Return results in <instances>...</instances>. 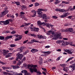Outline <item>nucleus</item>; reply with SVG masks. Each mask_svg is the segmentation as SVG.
Masks as SVG:
<instances>
[{"label": "nucleus", "instance_id": "obj_9", "mask_svg": "<svg viewBox=\"0 0 75 75\" xmlns=\"http://www.w3.org/2000/svg\"><path fill=\"white\" fill-rule=\"evenodd\" d=\"M12 21V20L11 19L7 20L5 21V23H4V25H7V24H9V23H10L9 21Z\"/></svg>", "mask_w": 75, "mask_h": 75}, {"label": "nucleus", "instance_id": "obj_17", "mask_svg": "<svg viewBox=\"0 0 75 75\" xmlns=\"http://www.w3.org/2000/svg\"><path fill=\"white\" fill-rule=\"evenodd\" d=\"M36 37H37V38H38L39 39H41V38L44 39V37H42V35H37Z\"/></svg>", "mask_w": 75, "mask_h": 75}, {"label": "nucleus", "instance_id": "obj_31", "mask_svg": "<svg viewBox=\"0 0 75 75\" xmlns=\"http://www.w3.org/2000/svg\"><path fill=\"white\" fill-rule=\"evenodd\" d=\"M74 58V57H73L68 59V60H67V61H66V62H68V61H70V60H71V59H73Z\"/></svg>", "mask_w": 75, "mask_h": 75}, {"label": "nucleus", "instance_id": "obj_10", "mask_svg": "<svg viewBox=\"0 0 75 75\" xmlns=\"http://www.w3.org/2000/svg\"><path fill=\"white\" fill-rule=\"evenodd\" d=\"M38 25V26H40V25H42L43 26L44 24V22H42L41 23V22L40 21H38L37 22Z\"/></svg>", "mask_w": 75, "mask_h": 75}, {"label": "nucleus", "instance_id": "obj_32", "mask_svg": "<svg viewBox=\"0 0 75 75\" xmlns=\"http://www.w3.org/2000/svg\"><path fill=\"white\" fill-rule=\"evenodd\" d=\"M30 35H31L32 37H36V35L30 33Z\"/></svg>", "mask_w": 75, "mask_h": 75}, {"label": "nucleus", "instance_id": "obj_60", "mask_svg": "<svg viewBox=\"0 0 75 75\" xmlns=\"http://www.w3.org/2000/svg\"><path fill=\"white\" fill-rule=\"evenodd\" d=\"M16 33V31H13L11 32V34H15Z\"/></svg>", "mask_w": 75, "mask_h": 75}, {"label": "nucleus", "instance_id": "obj_57", "mask_svg": "<svg viewBox=\"0 0 75 75\" xmlns=\"http://www.w3.org/2000/svg\"><path fill=\"white\" fill-rule=\"evenodd\" d=\"M0 64H1L2 65H4V62H2L1 61H0Z\"/></svg>", "mask_w": 75, "mask_h": 75}, {"label": "nucleus", "instance_id": "obj_35", "mask_svg": "<svg viewBox=\"0 0 75 75\" xmlns=\"http://www.w3.org/2000/svg\"><path fill=\"white\" fill-rule=\"evenodd\" d=\"M68 31H70V32H72L73 31V29H72V28H69L68 29Z\"/></svg>", "mask_w": 75, "mask_h": 75}, {"label": "nucleus", "instance_id": "obj_38", "mask_svg": "<svg viewBox=\"0 0 75 75\" xmlns=\"http://www.w3.org/2000/svg\"><path fill=\"white\" fill-rule=\"evenodd\" d=\"M50 34H52V35H54V32H53V31L50 30Z\"/></svg>", "mask_w": 75, "mask_h": 75}, {"label": "nucleus", "instance_id": "obj_15", "mask_svg": "<svg viewBox=\"0 0 75 75\" xmlns=\"http://www.w3.org/2000/svg\"><path fill=\"white\" fill-rule=\"evenodd\" d=\"M55 10L56 11H62V12H63V11H64V9H62L59 8L56 9Z\"/></svg>", "mask_w": 75, "mask_h": 75}, {"label": "nucleus", "instance_id": "obj_22", "mask_svg": "<svg viewBox=\"0 0 75 75\" xmlns=\"http://www.w3.org/2000/svg\"><path fill=\"white\" fill-rule=\"evenodd\" d=\"M55 2H54V4L56 5V4H58L59 3L61 2V1L59 0H55Z\"/></svg>", "mask_w": 75, "mask_h": 75}, {"label": "nucleus", "instance_id": "obj_13", "mask_svg": "<svg viewBox=\"0 0 75 75\" xmlns=\"http://www.w3.org/2000/svg\"><path fill=\"white\" fill-rule=\"evenodd\" d=\"M3 54H3L4 55H6L7 53L9 52V51H7L6 50H3Z\"/></svg>", "mask_w": 75, "mask_h": 75}, {"label": "nucleus", "instance_id": "obj_19", "mask_svg": "<svg viewBox=\"0 0 75 75\" xmlns=\"http://www.w3.org/2000/svg\"><path fill=\"white\" fill-rule=\"evenodd\" d=\"M61 43H62V45L63 46H65L66 45V43L64 40H61Z\"/></svg>", "mask_w": 75, "mask_h": 75}, {"label": "nucleus", "instance_id": "obj_12", "mask_svg": "<svg viewBox=\"0 0 75 75\" xmlns=\"http://www.w3.org/2000/svg\"><path fill=\"white\" fill-rule=\"evenodd\" d=\"M65 52H68L69 54H72V53H73V52H71L69 50H65Z\"/></svg>", "mask_w": 75, "mask_h": 75}, {"label": "nucleus", "instance_id": "obj_48", "mask_svg": "<svg viewBox=\"0 0 75 75\" xmlns=\"http://www.w3.org/2000/svg\"><path fill=\"white\" fill-rule=\"evenodd\" d=\"M14 59V57H10L9 58V60H13V59Z\"/></svg>", "mask_w": 75, "mask_h": 75}, {"label": "nucleus", "instance_id": "obj_3", "mask_svg": "<svg viewBox=\"0 0 75 75\" xmlns=\"http://www.w3.org/2000/svg\"><path fill=\"white\" fill-rule=\"evenodd\" d=\"M17 56V57H16V61H18V59H21L22 58H23V54L18 53L16 54Z\"/></svg>", "mask_w": 75, "mask_h": 75}, {"label": "nucleus", "instance_id": "obj_43", "mask_svg": "<svg viewBox=\"0 0 75 75\" xmlns=\"http://www.w3.org/2000/svg\"><path fill=\"white\" fill-rule=\"evenodd\" d=\"M2 68L4 69V70H5V69H7V67H2Z\"/></svg>", "mask_w": 75, "mask_h": 75}, {"label": "nucleus", "instance_id": "obj_53", "mask_svg": "<svg viewBox=\"0 0 75 75\" xmlns=\"http://www.w3.org/2000/svg\"><path fill=\"white\" fill-rule=\"evenodd\" d=\"M27 71L26 70H22V73H25Z\"/></svg>", "mask_w": 75, "mask_h": 75}, {"label": "nucleus", "instance_id": "obj_37", "mask_svg": "<svg viewBox=\"0 0 75 75\" xmlns=\"http://www.w3.org/2000/svg\"><path fill=\"white\" fill-rule=\"evenodd\" d=\"M40 27V28H42V29H43V30H44V31L45 32V28H43V27L41 26V25H40L39 26Z\"/></svg>", "mask_w": 75, "mask_h": 75}, {"label": "nucleus", "instance_id": "obj_52", "mask_svg": "<svg viewBox=\"0 0 75 75\" xmlns=\"http://www.w3.org/2000/svg\"><path fill=\"white\" fill-rule=\"evenodd\" d=\"M3 74H4V75H7V74H8V73L6 72H3Z\"/></svg>", "mask_w": 75, "mask_h": 75}, {"label": "nucleus", "instance_id": "obj_46", "mask_svg": "<svg viewBox=\"0 0 75 75\" xmlns=\"http://www.w3.org/2000/svg\"><path fill=\"white\" fill-rule=\"evenodd\" d=\"M70 43H71V42H67L66 41L65 44H66V45H68L69 44H70Z\"/></svg>", "mask_w": 75, "mask_h": 75}, {"label": "nucleus", "instance_id": "obj_6", "mask_svg": "<svg viewBox=\"0 0 75 75\" xmlns=\"http://www.w3.org/2000/svg\"><path fill=\"white\" fill-rule=\"evenodd\" d=\"M8 12V11L7 10H6L4 12L2 13L0 15V16L1 17H4L6 14H7Z\"/></svg>", "mask_w": 75, "mask_h": 75}, {"label": "nucleus", "instance_id": "obj_21", "mask_svg": "<svg viewBox=\"0 0 75 75\" xmlns=\"http://www.w3.org/2000/svg\"><path fill=\"white\" fill-rule=\"evenodd\" d=\"M70 68H72L73 70L75 69V64H73L72 66H70Z\"/></svg>", "mask_w": 75, "mask_h": 75}, {"label": "nucleus", "instance_id": "obj_49", "mask_svg": "<svg viewBox=\"0 0 75 75\" xmlns=\"http://www.w3.org/2000/svg\"><path fill=\"white\" fill-rule=\"evenodd\" d=\"M61 58V56H59L57 59H56V61H59Z\"/></svg>", "mask_w": 75, "mask_h": 75}, {"label": "nucleus", "instance_id": "obj_14", "mask_svg": "<svg viewBox=\"0 0 75 75\" xmlns=\"http://www.w3.org/2000/svg\"><path fill=\"white\" fill-rule=\"evenodd\" d=\"M11 67H13L14 69H18V68H20V67H19V66H18L12 65Z\"/></svg>", "mask_w": 75, "mask_h": 75}, {"label": "nucleus", "instance_id": "obj_18", "mask_svg": "<svg viewBox=\"0 0 75 75\" xmlns=\"http://www.w3.org/2000/svg\"><path fill=\"white\" fill-rule=\"evenodd\" d=\"M16 38H17L18 39H19L20 40H21V38H22V35H16L15 37Z\"/></svg>", "mask_w": 75, "mask_h": 75}, {"label": "nucleus", "instance_id": "obj_8", "mask_svg": "<svg viewBox=\"0 0 75 75\" xmlns=\"http://www.w3.org/2000/svg\"><path fill=\"white\" fill-rule=\"evenodd\" d=\"M25 47L24 46H21L20 48H18V51H20L19 52H20V53H21V52H22L23 50V49H25Z\"/></svg>", "mask_w": 75, "mask_h": 75}, {"label": "nucleus", "instance_id": "obj_36", "mask_svg": "<svg viewBox=\"0 0 75 75\" xmlns=\"http://www.w3.org/2000/svg\"><path fill=\"white\" fill-rule=\"evenodd\" d=\"M4 39V37L3 36H0V40H3Z\"/></svg>", "mask_w": 75, "mask_h": 75}, {"label": "nucleus", "instance_id": "obj_11", "mask_svg": "<svg viewBox=\"0 0 75 75\" xmlns=\"http://www.w3.org/2000/svg\"><path fill=\"white\" fill-rule=\"evenodd\" d=\"M45 25H46V27H47L48 28H50V23H44L43 26H45Z\"/></svg>", "mask_w": 75, "mask_h": 75}, {"label": "nucleus", "instance_id": "obj_27", "mask_svg": "<svg viewBox=\"0 0 75 75\" xmlns=\"http://www.w3.org/2000/svg\"><path fill=\"white\" fill-rule=\"evenodd\" d=\"M36 72L37 73V75H40L41 74V73L40 71H37Z\"/></svg>", "mask_w": 75, "mask_h": 75}, {"label": "nucleus", "instance_id": "obj_29", "mask_svg": "<svg viewBox=\"0 0 75 75\" xmlns=\"http://www.w3.org/2000/svg\"><path fill=\"white\" fill-rule=\"evenodd\" d=\"M9 46L11 47H16V45L14 44H11Z\"/></svg>", "mask_w": 75, "mask_h": 75}, {"label": "nucleus", "instance_id": "obj_62", "mask_svg": "<svg viewBox=\"0 0 75 75\" xmlns=\"http://www.w3.org/2000/svg\"><path fill=\"white\" fill-rule=\"evenodd\" d=\"M57 51L60 52L61 51V49H58L57 50Z\"/></svg>", "mask_w": 75, "mask_h": 75}, {"label": "nucleus", "instance_id": "obj_47", "mask_svg": "<svg viewBox=\"0 0 75 75\" xmlns=\"http://www.w3.org/2000/svg\"><path fill=\"white\" fill-rule=\"evenodd\" d=\"M50 31H48L47 33V35H50L51 34V33L50 32Z\"/></svg>", "mask_w": 75, "mask_h": 75}, {"label": "nucleus", "instance_id": "obj_30", "mask_svg": "<svg viewBox=\"0 0 75 75\" xmlns=\"http://www.w3.org/2000/svg\"><path fill=\"white\" fill-rule=\"evenodd\" d=\"M69 14H70V13L67 12V13H65L64 15V16L67 17V16H68V15H69Z\"/></svg>", "mask_w": 75, "mask_h": 75}, {"label": "nucleus", "instance_id": "obj_42", "mask_svg": "<svg viewBox=\"0 0 75 75\" xmlns=\"http://www.w3.org/2000/svg\"><path fill=\"white\" fill-rule=\"evenodd\" d=\"M15 75H23V74L21 73L18 74H17V73H16L15 74Z\"/></svg>", "mask_w": 75, "mask_h": 75}, {"label": "nucleus", "instance_id": "obj_26", "mask_svg": "<svg viewBox=\"0 0 75 75\" xmlns=\"http://www.w3.org/2000/svg\"><path fill=\"white\" fill-rule=\"evenodd\" d=\"M63 71H65V72H68V68L67 67H65L63 69Z\"/></svg>", "mask_w": 75, "mask_h": 75}, {"label": "nucleus", "instance_id": "obj_4", "mask_svg": "<svg viewBox=\"0 0 75 75\" xmlns=\"http://www.w3.org/2000/svg\"><path fill=\"white\" fill-rule=\"evenodd\" d=\"M37 67H33V68L30 69V72L31 74H33L34 72H37V69L36 68Z\"/></svg>", "mask_w": 75, "mask_h": 75}, {"label": "nucleus", "instance_id": "obj_64", "mask_svg": "<svg viewBox=\"0 0 75 75\" xmlns=\"http://www.w3.org/2000/svg\"><path fill=\"white\" fill-rule=\"evenodd\" d=\"M8 75H14V74H12L9 73H8Z\"/></svg>", "mask_w": 75, "mask_h": 75}, {"label": "nucleus", "instance_id": "obj_59", "mask_svg": "<svg viewBox=\"0 0 75 75\" xmlns=\"http://www.w3.org/2000/svg\"><path fill=\"white\" fill-rule=\"evenodd\" d=\"M18 40H19V39L18 38H16L15 39V41H18Z\"/></svg>", "mask_w": 75, "mask_h": 75}, {"label": "nucleus", "instance_id": "obj_63", "mask_svg": "<svg viewBox=\"0 0 75 75\" xmlns=\"http://www.w3.org/2000/svg\"><path fill=\"white\" fill-rule=\"evenodd\" d=\"M20 14H21V15H23V14H25V13L24 12H21L20 13Z\"/></svg>", "mask_w": 75, "mask_h": 75}, {"label": "nucleus", "instance_id": "obj_50", "mask_svg": "<svg viewBox=\"0 0 75 75\" xmlns=\"http://www.w3.org/2000/svg\"><path fill=\"white\" fill-rule=\"evenodd\" d=\"M60 65L63 68H64L65 67V65L64 64H63L62 65L60 64Z\"/></svg>", "mask_w": 75, "mask_h": 75}, {"label": "nucleus", "instance_id": "obj_1", "mask_svg": "<svg viewBox=\"0 0 75 75\" xmlns=\"http://www.w3.org/2000/svg\"><path fill=\"white\" fill-rule=\"evenodd\" d=\"M38 17H41L43 20H48L49 19V18L47 17V15L45 14H43L41 15L38 16Z\"/></svg>", "mask_w": 75, "mask_h": 75}, {"label": "nucleus", "instance_id": "obj_24", "mask_svg": "<svg viewBox=\"0 0 75 75\" xmlns=\"http://www.w3.org/2000/svg\"><path fill=\"white\" fill-rule=\"evenodd\" d=\"M38 14L39 15V16H41V14H42V12L40 11H38Z\"/></svg>", "mask_w": 75, "mask_h": 75}, {"label": "nucleus", "instance_id": "obj_55", "mask_svg": "<svg viewBox=\"0 0 75 75\" xmlns=\"http://www.w3.org/2000/svg\"><path fill=\"white\" fill-rule=\"evenodd\" d=\"M72 17V16H69L68 17H67V18H68L69 19H71V18Z\"/></svg>", "mask_w": 75, "mask_h": 75}, {"label": "nucleus", "instance_id": "obj_51", "mask_svg": "<svg viewBox=\"0 0 75 75\" xmlns=\"http://www.w3.org/2000/svg\"><path fill=\"white\" fill-rule=\"evenodd\" d=\"M42 61H39V64H40V65H41L42 64Z\"/></svg>", "mask_w": 75, "mask_h": 75}, {"label": "nucleus", "instance_id": "obj_41", "mask_svg": "<svg viewBox=\"0 0 75 75\" xmlns=\"http://www.w3.org/2000/svg\"><path fill=\"white\" fill-rule=\"evenodd\" d=\"M50 26L52 28H53L54 26V25H52V24L50 23Z\"/></svg>", "mask_w": 75, "mask_h": 75}, {"label": "nucleus", "instance_id": "obj_56", "mask_svg": "<svg viewBox=\"0 0 75 75\" xmlns=\"http://www.w3.org/2000/svg\"><path fill=\"white\" fill-rule=\"evenodd\" d=\"M74 9L75 8H73L70 9V11H73V10H74Z\"/></svg>", "mask_w": 75, "mask_h": 75}, {"label": "nucleus", "instance_id": "obj_58", "mask_svg": "<svg viewBox=\"0 0 75 75\" xmlns=\"http://www.w3.org/2000/svg\"><path fill=\"white\" fill-rule=\"evenodd\" d=\"M32 41H33V42H38L36 41L35 39L32 40Z\"/></svg>", "mask_w": 75, "mask_h": 75}, {"label": "nucleus", "instance_id": "obj_34", "mask_svg": "<svg viewBox=\"0 0 75 75\" xmlns=\"http://www.w3.org/2000/svg\"><path fill=\"white\" fill-rule=\"evenodd\" d=\"M36 14H37V12L35 11L34 12V15H33L32 16V17H35V15H36Z\"/></svg>", "mask_w": 75, "mask_h": 75}, {"label": "nucleus", "instance_id": "obj_40", "mask_svg": "<svg viewBox=\"0 0 75 75\" xmlns=\"http://www.w3.org/2000/svg\"><path fill=\"white\" fill-rule=\"evenodd\" d=\"M35 6L37 7V6H39V5H40V4L38 3H36L35 4Z\"/></svg>", "mask_w": 75, "mask_h": 75}, {"label": "nucleus", "instance_id": "obj_25", "mask_svg": "<svg viewBox=\"0 0 75 75\" xmlns=\"http://www.w3.org/2000/svg\"><path fill=\"white\" fill-rule=\"evenodd\" d=\"M23 60L19 62L18 63H17V65H19L20 66V64H21V63H23Z\"/></svg>", "mask_w": 75, "mask_h": 75}, {"label": "nucleus", "instance_id": "obj_20", "mask_svg": "<svg viewBox=\"0 0 75 75\" xmlns=\"http://www.w3.org/2000/svg\"><path fill=\"white\" fill-rule=\"evenodd\" d=\"M21 10H23V9H27V7L24 5L22 6H21Z\"/></svg>", "mask_w": 75, "mask_h": 75}, {"label": "nucleus", "instance_id": "obj_45", "mask_svg": "<svg viewBox=\"0 0 75 75\" xmlns=\"http://www.w3.org/2000/svg\"><path fill=\"white\" fill-rule=\"evenodd\" d=\"M38 11H44V9L43 8H40L38 9Z\"/></svg>", "mask_w": 75, "mask_h": 75}, {"label": "nucleus", "instance_id": "obj_39", "mask_svg": "<svg viewBox=\"0 0 75 75\" xmlns=\"http://www.w3.org/2000/svg\"><path fill=\"white\" fill-rule=\"evenodd\" d=\"M61 42V40H58L57 41L56 43L57 44H60Z\"/></svg>", "mask_w": 75, "mask_h": 75}, {"label": "nucleus", "instance_id": "obj_23", "mask_svg": "<svg viewBox=\"0 0 75 75\" xmlns=\"http://www.w3.org/2000/svg\"><path fill=\"white\" fill-rule=\"evenodd\" d=\"M43 54H45L47 55H48V54H51V52L48 51V52H43Z\"/></svg>", "mask_w": 75, "mask_h": 75}, {"label": "nucleus", "instance_id": "obj_7", "mask_svg": "<svg viewBox=\"0 0 75 75\" xmlns=\"http://www.w3.org/2000/svg\"><path fill=\"white\" fill-rule=\"evenodd\" d=\"M30 29H31V31H34L35 32H38L39 31V29L38 28H36L35 27H31Z\"/></svg>", "mask_w": 75, "mask_h": 75}, {"label": "nucleus", "instance_id": "obj_54", "mask_svg": "<svg viewBox=\"0 0 75 75\" xmlns=\"http://www.w3.org/2000/svg\"><path fill=\"white\" fill-rule=\"evenodd\" d=\"M52 17L53 18H58V17H57L56 16H52Z\"/></svg>", "mask_w": 75, "mask_h": 75}, {"label": "nucleus", "instance_id": "obj_33", "mask_svg": "<svg viewBox=\"0 0 75 75\" xmlns=\"http://www.w3.org/2000/svg\"><path fill=\"white\" fill-rule=\"evenodd\" d=\"M17 5V6H18V5H20V2L18 1H17L15 2V3Z\"/></svg>", "mask_w": 75, "mask_h": 75}, {"label": "nucleus", "instance_id": "obj_28", "mask_svg": "<svg viewBox=\"0 0 75 75\" xmlns=\"http://www.w3.org/2000/svg\"><path fill=\"white\" fill-rule=\"evenodd\" d=\"M31 52H32V53H35V49H33L31 50Z\"/></svg>", "mask_w": 75, "mask_h": 75}, {"label": "nucleus", "instance_id": "obj_44", "mask_svg": "<svg viewBox=\"0 0 75 75\" xmlns=\"http://www.w3.org/2000/svg\"><path fill=\"white\" fill-rule=\"evenodd\" d=\"M62 32H67V31H68V30L63 29L62 30Z\"/></svg>", "mask_w": 75, "mask_h": 75}, {"label": "nucleus", "instance_id": "obj_16", "mask_svg": "<svg viewBox=\"0 0 75 75\" xmlns=\"http://www.w3.org/2000/svg\"><path fill=\"white\" fill-rule=\"evenodd\" d=\"M13 37V36L11 35L10 36H8L6 37L5 38V40H7L8 39H10V38H11Z\"/></svg>", "mask_w": 75, "mask_h": 75}, {"label": "nucleus", "instance_id": "obj_2", "mask_svg": "<svg viewBox=\"0 0 75 75\" xmlns=\"http://www.w3.org/2000/svg\"><path fill=\"white\" fill-rule=\"evenodd\" d=\"M61 35V33H60L59 34H57L54 35L53 36V38L52 40H57Z\"/></svg>", "mask_w": 75, "mask_h": 75}, {"label": "nucleus", "instance_id": "obj_5", "mask_svg": "<svg viewBox=\"0 0 75 75\" xmlns=\"http://www.w3.org/2000/svg\"><path fill=\"white\" fill-rule=\"evenodd\" d=\"M33 67H37V65H34L33 64H28V68L29 69L30 72V69H33Z\"/></svg>", "mask_w": 75, "mask_h": 75}, {"label": "nucleus", "instance_id": "obj_61", "mask_svg": "<svg viewBox=\"0 0 75 75\" xmlns=\"http://www.w3.org/2000/svg\"><path fill=\"white\" fill-rule=\"evenodd\" d=\"M50 46H47L45 47V48H50Z\"/></svg>", "mask_w": 75, "mask_h": 75}]
</instances>
